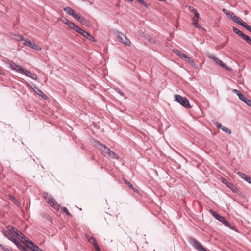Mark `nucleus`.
<instances>
[{"mask_svg": "<svg viewBox=\"0 0 251 251\" xmlns=\"http://www.w3.org/2000/svg\"><path fill=\"white\" fill-rule=\"evenodd\" d=\"M43 196L44 199L46 201L49 205H50L51 207H53L56 210H58L59 209L60 206L59 204L57 203L52 196L46 192H44L43 193Z\"/></svg>", "mask_w": 251, "mask_h": 251, "instance_id": "f257e3e1", "label": "nucleus"}, {"mask_svg": "<svg viewBox=\"0 0 251 251\" xmlns=\"http://www.w3.org/2000/svg\"><path fill=\"white\" fill-rule=\"evenodd\" d=\"M175 100L178 103L182 105L187 109L191 108L188 99L186 97H182L179 95L176 94L174 95Z\"/></svg>", "mask_w": 251, "mask_h": 251, "instance_id": "f03ea898", "label": "nucleus"}, {"mask_svg": "<svg viewBox=\"0 0 251 251\" xmlns=\"http://www.w3.org/2000/svg\"><path fill=\"white\" fill-rule=\"evenodd\" d=\"M209 212L216 219L222 223L225 226L228 227L230 229H233V227L231 226L228 221L225 218V217L211 209L209 210Z\"/></svg>", "mask_w": 251, "mask_h": 251, "instance_id": "7ed1b4c3", "label": "nucleus"}, {"mask_svg": "<svg viewBox=\"0 0 251 251\" xmlns=\"http://www.w3.org/2000/svg\"><path fill=\"white\" fill-rule=\"evenodd\" d=\"M233 92H234L238 96L239 99L245 102L247 105L251 107V100L247 98L246 96L242 95L240 91L237 89H233Z\"/></svg>", "mask_w": 251, "mask_h": 251, "instance_id": "20e7f679", "label": "nucleus"}, {"mask_svg": "<svg viewBox=\"0 0 251 251\" xmlns=\"http://www.w3.org/2000/svg\"><path fill=\"white\" fill-rule=\"evenodd\" d=\"M95 147L100 150L102 152L107 154L111 150L106 147L105 145L101 144L99 141H96L94 144Z\"/></svg>", "mask_w": 251, "mask_h": 251, "instance_id": "39448f33", "label": "nucleus"}, {"mask_svg": "<svg viewBox=\"0 0 251 251\" xmlns=\"http://www.w3.org/2000/svg\"><path fill=\"white\" fill-rule=\"evenodd\" d=\"M117 38L119 41L126 46H130L131 42L130 40L123 33L118 32Z\"/></svg>", "mask_w": 251, "mask_h": 251, "instance_id": "423d86ee", "label": "nucleus"}, {"mask_svg": "<svg viewBox=\"0 0 251 251\" xmlns=\"http://www.w3.org/2000/svg\"><path fill=\"white\" fill-rule=\"evenodd\" d=\"M9 64L10 68L12 70H15L17 72H19L20 73H21L22 71H24V68L18 65H17L14 62L9 61Z\"/></svg>", "mask_w": 251, "mask_h": 251, "instance_id": "0eeeda50", "label": "nucleus"}, {"mask_svg": "<svg viewBox=\"0 0 251 251\" xmlns=\"http://www.w3.org/2000/svg\"><path fill=\"white\" fill-rule=\"evenodd\" d=\"M73 17L83 25H85L87 23L86 19L81 14L77 13L76 12Z\"/></svg>", "mask_w": 251, "mask_h": 251, "instance_id": "6e6552de", "label": "nucleus"}, {"mask_svg": "<svg viewBox=\"0 0 251 251\" xmlns=\"http://www.w3.org/2000/svg\"><path fill=\"white\" fill-rule=\"evenodd\" d=\"M187 63H189L194 68L198 69H199L198 65L195 62L194 60L191 57L186 56L184 57V59Z\"/></svg>", "mask_w": 251, "mask_h": 251, "instance_id": "1a4fd4ad", "label": "nucleus"}, {"mask_svg": "<svg viewBox=\"0 0 251 251\" xmlns=\"http://www.w3.org/2000/svg\"><path fill=\"white\" fill-rule=\"evenodd\" d=\"M21 74H25L26 76L31 78L32 79L34 80H37V77L36 75L32 73L29 71L25 70L24 68V71H22Z\"/></svg>", "mask_w": 251, "mask_h": 251, "instance_id": "9d476101", "label": "nucleus"}, {"mask_svg": "<svg viewBox=\"0 0 251 251\" xmlns=\"http://www.w3.org/2000/svg\"><path fill=\"white\" fill-rule=\"evenodd\" d=\"M2 232L5 237H6L9 240L11 241L13 243L16 242L17 239L10 233L8 232L6 230H2Z\"/></svg>", "mask_w": 251, "mask_h": 251, "instance_id": "9b49d317", "label": "nucleus"}, {"mask_svg": "<svg viewBox=\"0 0 251 251\" xmlns=\"http://www.w3.org/2000/svg\"><path fill=\"white\" fill-rule=\"evenodd\" d=\"M26 246L31 249L33 251H37L39 247L31 241H27Z\"/></svg>", "mask_w": 251, "mask_h": 251, "instance_id": "f8f14e48", "label": "nucleus"}, {"mask_svg": "<svg viewBox=\"0 0 251 251\" xmlns=\"http://www.w3.org/2000/svg\"><path fill=\"white\" fill-rule=\"evenodd\" d=\"M7 229L9 231L8 232L10 233L11 234L13 233V234L15 236L17 237V236L19 235L18 234L19 233L20 231H19L17 229H16V228H14V227H13L12 226H7Z\"/></svg>", "mask_w": 251, "mask_h": 251, "instance_id": "ddd939ff", "label": "nucleus"}, {"mask_svg": "<svg viewBox=\"0 0 251 251\" xmlns=\"http://www.w3.org/2000/svg\"><path fill=\"white\" fill-rule=\"evenodd\" d=\"M80 34L82 35L83 36H84L85 37H86V38H87L88 39H89L90 41H92L93 42L96 41L95 38L94 37H93L92 36H91L90 33H89L84 30H83Z\"/></svg>", "mask_w": 251, "mask_h": 251, "instance_id": "4468645a", "label": "nucleus"}, {"mask_svg": "<svg viewBox=\"0 0 251 251\" xmlns=\"http://www.w3.org/2000/svg\"><path fill=\"white\" fill-rule=\"evenodd\" d=\"M18 234L19 235L17 236V237H18V238L20 239L23 243H25L26 244L27 243V241H29L28 240L27 237L21 232H20Z\"/></svg>", "mask_w": 251, "mask_h": 251, "instance_id": "2eb2a0df", "label": "nucleus"}, {"mask_svg": "<svg viewBox=\"0 0 251 251\" xmlns=\"http://www.w3.org/2000/svg\"><path fill=\"white\" fill-rule=\"evenodd\" d=\"M86 237L88 241L93 245L94 247H95V246H98L95 238L88 235H86Z\"/></svg>", "mask_w": 251, "mask_h": 251, "instance_id": "dca6fc26", "label": "nucleus"}, {"mask_svg": "<svg viewBox=\"0 0 251 251\" xmlns=\"http://www.w3.org/2000/svg\"><path fill=\"white\" fill-rule=\"evenodd\" d=\"M64 11L68 15L74 17L75 11L70 7H67L64 8Z\"/></svg>", "mask_w": 251, "mask_h": 251, "instance_id": "f3484780", "label": "nucleus"}, {"mask_svg": "<svg viewBox=\"0 0 251 251\" xmlns=\"http://www.w3.org/2000/svg\"><path fill=\"white\" fill-rule=\"evenodd\" d=\"M63 22L65 24H66V25H67L68 26V27H69L70 28L72 29H73L74 28V26H75V24L73 22H71V21H69V20L66 19H65L63 21Z\"/></svg>", "mask_w": 251, "mask_h": 251, "instance_id": "a211bd4d", "label": "nucleus"}, {"mask_svg": "<svg viewBox=\"0 0 251 251\" xmlns=\"http://www.w3.org/2000/svg\"><path fill=\"white\" fill-rule=\"evenodd\" d=\"M223 12L230 19H232L233 18V16H234L235 15V14L230 11H228L225 9H223Z\"/></svg>", "mask_w": 251, "mask_h": 251, "instance_id": "6ab92c4d", "label": "nucleus"}, {"mask_svg": "<svg viewBox=\"0 0 251 251\" xmlns=\"http://www.w3.org/2000/svg\"><path fill=\"white\" fill-rule=\"evenodd\" d=\"M174 52L178 56H179L182 59H184V57L186 56L185 54L181 52L179 50L177 49H174Z\"/></svg>", "mask_w": 251, "mask_h": 251, "instance_id": "aec40b11", "label": "nucleus"}, {"mask_svg": "<svg viewBox=\"0 0 251 251\" xmlns=\"http://www.w3.org/2000/svg\"><path fill=\"white\" fill-rule=\"evenodd\" d=\"M214 61H215L217 63H218V64H219L221 66L225 67V68H226L227 69H228V70H229V67L226 66L225 63H224L221 60H219L218 58H214Z\"/></svg>", "mask_w": 251, "mask_h": 251, "instance_id": "412c9836", "label": "nucleus"}, {"mask_svg": "<svg viewBox=\"0 0 251 251\" xmlns=\"http://www.w3.org/2000/svg\"><path fill=\"white\" fill-rule=\"evenodd\" d=\"M107 155L113 159H119V156L111 150L107 154Z\"/></svg>", "mask_w": 251, "mask_h": 251, "instance_id": "4be33fe9", "label": "nucleus"}, {"mask_svg": "<svg viewBox=\"0 0 251 251\" xmlns=\"http://www.w3.org/2000/svg\"><path fill=\"white\" fill-rule=\"evenodd\" d=\"M233 30L234 33L239 35L241 37H242L243 35L245 34L236 27H233Z\"/></svg>", "mask_w": 251, "mask_h": 251, "instance_id": "5701e85b", "label": "nucleus"}, {"mask_svg": "<svg viewBox=\"0 0 251 251\" xmlns=\"http://www.w3.org/2000/svg\"><path fill=\"white\" fill-rule=\"evenodd\" d=\"M22 40L24 41L23 44L25 46L30 47L32 45V42L29 39L22 38Z\"/></svg>", "mask_w": 251, "mask_h": 251, "instance_id": "b1692460", "label": "nucleus"}, {"mask_svg": "<svg viewBox=\"0 0 251 251\" xmlns=\"http://www.w3.org/2000/svg\"><path fill=\"white\" fill-rule=\"evenodd\" d=\"M29 47L33 49L37 50H41V48L39 46H38L36 44H35L33 42H32V45H30V46Z\"/></svg>", "mask_w": 251, "mask_h": 251, "instance_id": "393cba45", "label": "nucleus"}, {"mask_svg": "<svg viewBox=\"0 0 251 251\" xmlns=\"http://www.w3.org/2000/svg\"><path fill=\"white\" fill-rule=\"evenodd\" d=\"M242 38L251 46V39L248 36L244 34Z\"/></svg>", "mask_w": 251, "mask_h": 251, "instance_id": "a878e982", "label": "nucleus"}, {"mask_svg": "<svg viewBox=\"0 0 251 251\" xmlns=\"http://www.w3.org/2000/svg\"><path fill=\"white\" fill-rule=\"evenodd\" d=\"M73 29L80 34H81V33L83 30V29H82L81 28H80L79 27H78L77 25H75L74 28Z\"/></svg>", "mask_w": 251, "mask_h": 251, "instance_id": "bb28decb", "label": "nucleus"}, {"mask_svg": "<svg viewBox=\"0 0 251 251\" xmlns=\"http://www.w3.org/2000/svg\"><path fill=\"white\" fill-rule=\"evenodd\" d=\"M237 175L239 176H240L244 180H246V177L248 176L245 174H244L241 172H240V171L237 172Z\"/></svg>", "mask_w": 251, "mask_h": 251, "instance_id": "cd10ccee", "label": "nucleus"}, {"mask_svg": "<svg viewBox=\"0 0 251 251\" xmlns=\"http://www.w3.org/2000/svg\"><path fill=\"white\" fill-rule=\"evenodd\" d=\"M235 23H236L238 24H239V23H240V22L241 21V19L238 16H237L236 15H235L234 16H233V19H232Z\"/></svg>", "mask_w": 251, "mask_h": 251, "instance_id": "c85d7f7f", "label": "nucleus"}, {"mask_svg": "<svg viewBox=\"0 0 251 251\" xmlns=\"http://www.w3.org/2000/svg\"><path fill=\"white\" fill-rule=\"evenodd\" d=\"M124 181H125V182L128 185V186L131 188L132 189V190H133L134 191H135V188L134 187V186H133V185L130 183L129 182V181H128L126 179H124Z\"/></svg>", "mask_w": 251, "mask_h": 251, "instance_id": "c756f323", "label": "nucleus"}, {"mask_svg": "<svg viewBox=\"0 0 251 251\" xmlns=\"http://www.w3.org/2000/svg\"><path fill=\"white\" fill-rule=\"evenodd\" d=\"M16 246H17V248L19 249V250H21L22 251V249L23 248H25V247L22 246L19 243V242L18 241V240H17L16 241V242L14 243Z\"/></svg>", "mask_w": 251, "mask_h": 251, "instance_id": "7c9ffc66", "label": "nucleus"}, {"mask_svg": "<svg viewBox=\"0 0 251 251\" xmlns=\"http://www.w3.org/2000/svg\"><path fill=\"white\" fill-rule=\"evenodd\" d=\"M35 92L39 96H41L43 92L37 87H35L34 89Z\"/></svg>", "mask_w": 251, "mask_h": 251, "instance_id": "2f4dec72", "label": "nucleus"}, {"mask_svg": "<svg viewBox=\"0 0 251 251\" xmlns=\"http://www.w3.org/2000/svg\"><path fill=\"white\" fill-rule=\"evenodd\" d=\"M138 1L139 3L143 5L146 8L149 7V5L144 0H136Z\"/></svg>", "mask_w": 251, "mask_h": 251, "instance_id": "473e14b6", "label": "nucleus"}, {"mask_svg": "<svg viewBox=\"0 0 251 251\" xmlns=\"http://www.w3.org/2000/svg\"><path fill=\"white\" fill-rule=\"evenodd\" d=\"M222 130L228 134H230L231 133V130L227 127L224 126L223 128H222Z\"/></svg>", "mask_w": 251, "mask_h": 251, "instance_id": "72a5a7b5", "label": "nucleus"}, {"mask_svg": "<svg viewBox=\"0 0 251 251\" xmlns=\"http://www.w3.org/2000/svg\"><path fill=\"white\" fill-rule=\"evenodd\" d=\"M214 124L216 126L217 128H220L221 129L224 127V126H223V125L221 123H219L218 122H215Z\"/></svg>", "mask_w": 251, "mask_h": 251, "instance_id": "f704fd0d", "label": "nucleus"}, {"mask_svg": "<svg viewBox=\"0 0 251 251\" xmlns=\"http://www.w3.org/2000/svg\"><path fill=\"white\" fill-rule=\"evenodd\" d=\"M197 20L195 21V18H193V23L195 26L196 27L198 28H200L201 26H200L199 24L197 23Z\"/></svg>", "mask_w": 251, "mask_h": 251, "instance_id": "c9c22d12", "label": "nucleus"}, {"mask_svg": "<svg viewBox=\"0 0 251 251\" xmlns=\"http://www.w3.org/2000/svg\"><path fill=\"white\" fill-rule=\"evenodd\" d=\"M62 210L64 212H65L68 215L71 216L70 213H69L68 210L65 207H62Z\"/></svg>", "mask_w": 251, "mask_h": 251, "instance_id": "e433bc0d", "label": "nucleus"}, {"mask_svg": "<svg viewBox=\"0 0 251 251\" xmlns=\"http://www.w3.org/2000/svg\"><path fill=\"white\" fill-rule=\"evenodd\" d=\"M239 25L242 26L244 28L246 27V26L248 25V24L245 22H244L242 20H241Z\"/></svg>", "mask_w": 251, "mask_h": 251, "instance_id": "4c0bfd02", "label": "nucleus"}, {"mask_svg": "<svg viewBox=\"0 0 251 251\" xmlns=\"http://www.w3.org/2000/svg\"><path fill=\"white\" fill-rule=\"evenodd\" d=\"M195 17L197 18V20H198L199 18V13L197 12V13H195Z\"/></svg>", "mask_w": 251, "mask_h": 251, "instance_id": "58836bf2", "label": "nucleus"}, {"mask_svg": "<svg viewBox=\"0 0 251 251\" xmlns=\"http://www.w3.org/2000/svg\"><path fill=\"white\" fill-rule=\"evenodd\" d=\"M245 181H246L247 182L249 183L251 181V178L250 177H249V176H247L246 177V179Z\"/></svg>", "mask_w": 251, "mask_h": 251, "instance_id": "ea45409f", "label": "nucleus"}, {"mask_svg": "<svg viewBox=\"0 0 251 251\" xmlns=\"http://www.w3.org/2000/svg\"><path fill=\"white\" fill-rule=\"evenodd\" d=\"M94 248L95 249V250L97 251H101L100 248L99 247L98 245V246H95V247H94Z\"/></svg>", "mask_w": 251, "mask_h": 251, "instance_id": "a19ab883", "label": "nucleus"}, {"mask_svg": "<svg viewBox=\"0 0 251 251\" xmlns=\"http://www.w3.org/2000/svg\"><path fill=\"white\" fill-rule=\"evenodd\" d=\"M11 197L14 202H15V203H18V201L13 197L11 196Z\"/></svg>", "mask_w": 251, "mask_h": 251, "instance_id": "79ce46f5", "label": "nucleus"}, {"mask_svg": "<svg viewBox=\"0 0 251 251\" xmlns=\"http://www.w3.org/2000/svg\"><path fill=\"white\" fill-rule=\"evenodd\" d=\"M41 96L45 99H46L47 98V96L44 93H43V94Z\"/></svg>", "mask_w": 251, "mask_h": 251, "instance_id": "37998d69", "label": "nucleus"}, {"mask_svg": "<svg viewBox=\"0 0 251 251\" xmlns=\"http://www.w3.org/2000/svg\"><path fill=\"white\" fill-rule=\"evenodd\" d=\"M245 28L246 29H247V30L249 31V30H250V28H251V27H250V26L248 25L246 26V27H245Z\"/></svg>", "mask_w": 251, "mask_h": 251, "instance_id": "c03bdc74", "label": "nucleus"}, {"mask_svg": "<svg viewBox=\"0 0 251 251\" xmlns=\"http://www.w3.org/2000/svg\"><path fill=\"white\" fill-rule=\"evenodd\" d=\"M208 57L212 59H213L214 60V58H216L214 55H208Z\"/></svg>", "mask_w": 251, "mask_h": 251, "instance_id": "a18cd8bd", "label": "nucleus"}, {"mask_svg": "<svg viewBox=\"0 0 251 251\" xmlns=\"http://www.w3.org/2000/svg\"><path fill=\"white\" fill-rule=\"evenodd\" d=\"M192 12L195 14V13H197L198 11L196 9L193 8Z\"/></svg>", "mask_w": 251, "mask_h": 251, "instance_id": "49530a36", "label": "nucleus"}, {"mask_svg": "<svg viewBox=\"0 0 251 251\" xmlns=\"http://www.w3.org/2000/svg\"><path fill=\"white\" fill-rule=\"evenodd\" d=\"M0 247L3 250L5 248V247L2 244H0Z\"/></svg>", "mask_w": 251, "mask_h": 251, "instance_id": "de8ad7c7", "label": "nucleus"}, {"mask_svg": "<svg viewBox=\"0 0 251 251\" xmlns=\"http://www.w3.org/2000/svg\"><path fill=\"white\" fill-rule=\"evenodd\" d=\"M0 247L3 250L5 248V247L2 244H0Z\"/></svg>", "mask_w": 251, "mask_h": 251, "instance_id": "09e8293b", "label": "nucleus"}, {"mask_svg": "<svg viewBox=\"0 0 251 251\" xmlns=\"http://www.w3.org/2000/svg\"><path fill=\"white\" fill-rule=\"evenodd\" d=\"M37 251H43V250H42L41 249H40L39 248H38V250H37Z\"/></svg>", "mask_w": 251, "mask_h": 251, "instance_id": "8fccbe9b", "label": "nucleus"}, {"mask_svg": "<svg viewBox=\"0 0 251 251\" xmlns=\"http://www.w3.org/2000/svg\"><path fill=\"white\" fill-rule=\"evenodd\" d=\"M118 93L121 95H123V93L122 92H121L120 91H119Z\"/></svg>", "mask_w": 251, "mask_h": 251, "instance_id": "3c124183", "label": "nucleus"}, {"mask_svg": "<svg viewBox=\"0 0 251 251\" xmlns=\"http://www.w3.org/2000/svg\"><path fill=\"white\" fill-rule=\"evenodd\" d=\"M226 181V179H223V182L225 183V181Z\"/></svg>", "mask_w": 251, "mask_h": 251, "instance_id": "603ef678", "label": "nucleus"}, {"mask_svg": "<svg viewBox=\"0 0 251 251\" xmlns=\"http://www.w3.org/2000/svg\"><path fill=\"white\" fill-rule=\"evenodd\" d=\"M245 14L246 15V14H247V11H245Z\"/></svg>", "mask_w": 251, "mask_h": 251, "instance_id": "864d4df0", "label": "nucleus"}, {"mask_svg": "<svg viewBox=\"0 0 251 251\" xmlns=\"http://www.w3.org/2000/svg\"><path fill=\"white\" fill-rule=\"evenodd\" d=\"M249 31H250V32H251V28H250V30H249Z\"/></svg>", "mask_w": 251, "mask_h": 251, "instance_id": "5fc2aeb1", "label": "nucleus"}, {"mask_svg": "<svg viewBox=\"0 0 251 251\" xmlns=\"http://www.w3.org/2000/svg\"><path fill=\"white\" fill-rule=\"evenodd\" d=\"M249 183L251 184V181L249 182Z\"/></svg>", "mask_w": 251, "mask_h": 251, "instance_id": "6e6d98bb", "label": "nucleus"}]
</instances>
